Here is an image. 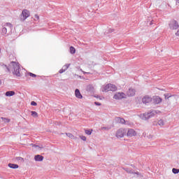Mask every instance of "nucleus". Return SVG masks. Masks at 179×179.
I'll return each instance as SVG.
<instances>
[{
  "label": "nucleus",
  "mask_w": 179,
  "mask_h": 179,
  "mask_svg": "<svg viewBox=\"0 0 179 179\" xmlns=\"http://www.w3.org/2000/svg\"><path fill=\"white\" fill-rule=\"evenodd\" d=\"M9 66H12L13 74L20 77L22 76L20 73V64L16 62H11Z\"/></svg>",
  "instance_id": "f257e3e1"
},
{
  "label": "nucleus",
  "mask_w": 179,
  "mask_h": 179,
  "mask_svg": "<svg viewBox=\"0 0 179 179\" xmlns=\"http://www.w3.org/2000/svg\"><path fill=\"white\" fill-rule=\"evenodd\" d=\"M156 114H157V112H156V110H152L141 115V118L142 120H149L150 118L155 117Z\"/></svg>",
  "instance_id": "f03ea898"
},
{
  "label": "nucleus",
  "mask_w": 179,
  "mask_h": 179,
  "mask_svg": "<svg viewBox=\"0 0 179 179\" xmlns=\"http://www.w3.org/2000/svg\"><path fill=\"white\" fill-rule=\"evenodd\" d=\"M30 16V11H29V10L27 9H24L22 11L21 15H20V20H21V22H24V20H26V19H27V17H29Z\"/></svg>",
  "instance_id": "7ed1b4c3"
},
{
  "label": "nucleus",
  "mask_w": 179,
  "mask_h": 179,
  "mask_svg": "<svg viewBox=\"0 0 179 179\" xmlns=\"http://www.w3.org/2000/svg\"><path fill=\"white\" fill-rule=\"evenodd\" d=\"M8 31H12V24H10V22L4 24L1 29V33L2 34L5 35L8 33Z\"/></svg>",
  "instance_id": "20e7f679"
},
{
  "label": "nucleus",
  "mask_w": 179,
  "mask_h": 179,
  "mask_svg": "<svg viewBox=\"0 0 179 179\" xmlns=\"http://www.w3.org/2000/svg\"><path fill=\"white\" fill-rule=\"evenodd\" d=\"M123 169L124 170V171L128 173V174H134V177H143V176H142L141 173L138 171L135 172V171H134V169L131 168H124Z\"/></svg>",
  "instance_id": "39448f33"
},
{
  "label": "nucleus",
  "mask_w": 179,
  "mask_h": 179,
  "mask_svg": "<svg viewBox=\"0 0 179 179\" xmlns=\"http://www.w3.org/2000/svg\"><path fill=\"white\" fill-rule=\"evenodd\" d=\"M169 27L171 30H177L179 27L178 22L176 20H172L169 24Z\"/></svg>",
  "instance_id": "423d86ee"
},
{
  "label": "nucleus",
  "mask_w": 179,
  "mask_h": 179,
  "mask_svg": "<svg viewBox=\"0 0 179 179\" xmlns=\"http://www.w3.org/2000/svg\"><path fill=\"white\" fill-rule=\"evenodd\" d=\"M117 90V87L113 84L106 85L103 90V92H115Z\"/></svg>",
  "instance_id": "0eeeda50"
},
{
  "label": "nucleus",
  "mask_w": 179,
  "mask_h": 179,
  "mask_svg": "<svg viewBox=\"0 0 179 179\" xmlns=\"http://www.w3.org/2000/svg\"><path fill=\"white\" fill-rule=\"evenodd\" d=\"M125 134H127V129L120 128L117 131L116 136L117 138H124Z\"/></svg>",
  "instance_id": "6e6552de"
},
{
  "label": "nucleus",
  "mask_w": 179,
  "mask_h": 179,
  "mask_svg": "<svg viewBox=\"0 0 179 179\" xmlns=\"http://www.w3.org/2000/svg\"><path fill=\"white\" fill-rule=\"evenodd\" d=\"M124 98H125V94L124 92H117L113 96V99L115 100H121Z\"/></svg>",
  "instance_id": "1a4fd4ad"
},
{
  "label": "nucleus",
  "mask_w": 179,
  "mask_h": 179,
  "mask_svg": "<svg viewBox=\"0 0 179 179\" xmlns=\"http://www.w3.org/2000/svg\"><path fill=\"white\" fill-rule=\"evenodd\" d=\"M127 136L129 138H132V136H136V131H135L134 129H129Z\"/></svg>",
  "instance_id": "9d476101"
},
{
  "label": "nucleus",
  "mask_w": 179,
  "mask_h": 179,
  "mask_svg": "<svg viewBox=\"0 0 179 179\" xmlns=\"http://www.w3.org/2000/svg\"><path fill=\"white\" fill-rule=\"evenodd\" d=\"M142 101L143 104H148L152 101V97L146 95L143 98Z\"/></svg>",
  "instance_id": "9b49d317"
},
{
  "label": "nucleus",
  "mask_w": 179,
  "mask_h": 179,
  "mask_svg": "<svg viewBox=\"0 0 179 179\" xmlns=\"http://www.w3.org/2000/svg\"><path fill=\"white\" fill-rule=\"evenodd\" d=\"M162 98L160 96H156L152 98V101L154 104H160L162 103Z\"/></svg>",
  "instance_id": "f8f14e48"
},
{
  "label": "nucleus",
  "mask_w": 179,
  "mask_h": 179,
  "mask_svg": "<svg viewBox=\"0 0 179 179\" xmlns=\"http://www.w3.org/2000/svg\"><path fill=\"white\" fill-rule=\"evenodd\" d=\"M136 92V91L134 88H129L127 91V94L129 97H132V96L135 94Z\"/></svg>",
  "instance_id": "ddd939ff"
},
{
  "label": "nucleus",
  "mask_w": 179,
  "mask_h": 179,
  "mask_svg": "<svg viewBox=\"0 0 179 179\" xmlns=\"http://www.w3.org/2000/svg\"><path fill=\"white\" fill-rule=\"evenodd\" d=\"M75 94L77 99H83V96L82 95V94H80V91L79 90V89H76Z\"/></svg>",
  "instance_id": "4468645a"
},
{
  "label": "nucleus",
  "mask_w": 179,
  "mask_h": 179,
  "mask_svg": "<svg viewBox=\"0 0 179 179\" xmlns=\"http://www.w3.org/2000/svg\"><path fill=\"white\" fill-rule=\"evenodd\" d=\"M34 160H35L36 162H43V160H44V157H43V156L41 155H35V157H34Z\"/></svg>",
  "instance_id": "2eb2a0df"
},
{
  "label": "nucleus",
  "mask_w": 179,
  "mask_h": 179,
  "mask_svg": "<svg viewBox=\"0 0 179 179\" xmlns=\"http://www.w3.org/2000/svg\"><path fill=\"white\" fill-rule=\"evenodd\" d=\"M115 121L119 124H125V120L122 117H116Z\"/></svg>",
  "instance_id": "dca6fc26"
},
{
  "label": "nucleus",
  "mask_w": 179,
  "mask_h": 179,
  "mask_svg": "<svg viewBox=\"0 0 179 179\" xmlns=\"http://www.w3.org/2000/svg\"><path fill=\"white\" fill-rule=\"evenodd\" d=\"M5 94L7 97H10L12 96H15V92L14 91H8L6 92Z\"/></svg>",
  "instance_id": "f3484780"
},
{
  "label": "nucleus",
  "mask_w": 179,
  "mask_h": 179,
  "mask_svg": "<svg viewBox=\"0 0 179 179\" xmlns=\"http://www.w3.org/2000/svg\"><path fill=\"white\" fill-rule=\"evenodd\" d=\"M1 66L3 68L6 72H10V69L9 66H7L6 64H1Z\"/></svg>",
  "instance_id": "a211bd4d"
},
{
  "label": "nucleus",
  "mask_w": 179,
  "mask_h": 179,
  "mask_svg": "<svg viewBox=\"0 0 179 179\" xmlns=\"http://www.w3.org/2000/svg\"><path fill=\"white\" fill-rule=\"evenodd\" d=\"M94 87L92 85H89L87 86V92H94Z\"/></svg>",
  "instance_id": "6ab92c4d"
},
{
  "label": "nucleus",
  "mask_w": 179,
  "mask_h": 179,
  "mask_svg": "<svg viewBox=\"0 0 179 179\" xmlns=\"http://www.w3.org/2000/svg\"><path fill=\"white\" fill-rule=\"evenodd\" d=\"M8 167H10V169H19V165L16 164H8Z\"/></svg>",
  "instance_id": "aec40b11"
},
{
  "label": "nucleus",
  "mask_w": 179,
  "mask_h": 179,
  "mask_svg": "<svg viewBox=\"0 0 179 179\" xmlns=\"http://www.w3.org/2000/svg\"><path fill=\"white\" fill-rule=\"evenodd\" d=\"M31 115H32L34 118H37L38 117V113L36 111H31Z\"/></svg>",
  "instance_id": "412c9836"
},
{
  "label": "nucleus",
  "mask_w": 179,
  "mask_h": 179,
  "mask_svg": "<svg viewBox=\"0 0 179 179\" xmlns=\"http://www.w3.org/2000/svg\"><path fill=\"white\" fill-rule=\"evenodd\" d=\"M70 52L71 54H75L76 52V49L73 48V46L70 47Z\"/></svg>",
  "instance_id": "4be33fe9"
},
{
  "label": "nucleus",
  "mask_w": 179,
  "mask_h": 179,
  "mask_svg": "<svg viewBox=\"0 0 179 179\" xmlns=\"http://www.w3.org/2000/svg\"><path fill=\"white\" fill-rule=\"evenodd\" d=\"M172 172L173 173V174H178V173H179V169H178L173 168V169H172Z\"/></svg>",
  "instance_id": "5701e85b"
},
{
  "label": "nucleus",
  "mask_w": 179,
  "mask_h": 179,
  "mask_svg": "<svg viewBox=\"0 0 179 179\" xmlns=\"http://www.w3.org/2000/svg\"><path fill=\"white\" fill-rule=\"evenodd\" d=\"M158 125H159L160 127H163V125H164V122L163 121V120H160L158 121Z\"/></svg>",
  "instance_id": "b1692460"
},
{
  "label": "nucleus",
  "mask_w": 179,
  "mask_h": 179,
  "mask_svg": "<svg viewBox=\"0 0 179 179\" xmlns=\"http://www.w3.org/2000/svg\"><path fill=\"white\" fill-rule=\"evenodd\" d=\"M69 66H71V64H65L64 66H63V69H65V71H66L68 69V68H69Z\"/></svg>",
  "instance_id": "393cba45"
},
{
  "label": "nucleus",
  "mask_w": 179,
  "mask_h": 179,
  "mask_svg": "<svg viewBox=\"0 0 179 179\" xmlns=\"http://www.w3.org/2000/svg\"><path fill=\"white\" fill-rule=\"evenodd\" d=\"M1 120L4 121V122H10V120L6 118V117H1Z\"/></svg>",
  "instance_id": "a878e982"
},
{
  "label": "nucleus",
  "mask_w": 179,
  "mask_h": 179,
  "mask_svg": "<svg viewBox=\"0 0 179 179\" xmlns=\"http://www.w3.org/2000/svg\"><path fill=\"white\" fill-rule=\"evenodd\" d=\"M66 135L69 136V138H71V139L73 138V135L71 133H66Z\"/></svg>",
  "instance_id": "bb28decb"
},
{
  "label": "nucleus",
  "mask_w": 179,
  "mask_h": 179,
  "mask_svg": "<svg viewBox=\"0 0 179 179\" xmlns=\"http://www.w3.org/2000/svg\"><path fill=\"white\" fill-rule=\"evenodd\" d=\"M164 97L165 99H170V97H171V95L170 94H164Z\"/></svg>",
  "instance_id": "cd10ccee"
},
{
  "label": "nucleus",
  "mask_w": 179,
  "mask_h": 179,
  "mask_svg": "<svg viewBox=\"0 0 179 179\" xmlns=\"http://www.w3.org/2000/svg\"><path fill=\"white\" fill-rule=\"evenodd\" d=\"M29 75V76H31V78H36L37 75L33 73H28Z\"/></svg>",
  "instance_id": "c85d7f7f"
},
{
  "label": "nucleus",
  "mask_w": 179,
  "mask_h": 179,
  "mask_svg": "<svg viewBox=\"0 0 179 179\" xmlns=\"http://www.w3.org/2000/svg\"><path fill=\"white\" fill-rule=\"evenodd\" d=\"M92 131L93 130H85V134L87 135H92Z\"/></svg>",
  "instance_id": "c756f323"
},
{
  "label": "nucleus",
  "mask_w": 179,
  "mask_h": 179,
  "mask_svg": "<svg viewBox=\"0 0 179 179\" xmlns=\"http://www.w3.org/2000/svg\"><path fill=\"white\" fill-rule=\"evenodd\" d=\"M65 71H66V70H65L64 68H62L59 70V73H64V72H65Z\"/></svg>",
  "instance_id": "7c9ffc66"
},
{
  "label": "nucleus",
  "mask_w": 179,
  "mask_h": 179,
  "mask_svg": "<svg viewBox=\"0 0 179 179\" xmlns=\"http://www.w3.org/2000/svg\"><path fill=\"white\" fill-rule=\"evenodd\" d=\"M80 139H82V141H86V136H80Z\"/></svg>",
  "instance_id": "2f4dec72"
},
{
  "label": "nucleus",
  "mask_w": 179,
  "mask_h": 179,
  "mask_svg": "<svg viewBox=\"0 0 179 179\" xmlns=\"http://www.w3.org/2000/svg\"><path fill=\"white\" fill-rule=\"evenodd\" d=\"M31 106H37V103L34 101L31 102Z\"/></svg>",
  "instance_id": "473e14b6"
},
{
  "label": "nucleus",
  "mask_w": 179,
  "mask_h": 179,
  "mask_svg": "<svg viewBox=\"0 0 179 179\" xmlns=\"http://www.w3.org/2000/svg\"><path fill=\"white\" fill-rule=\"evenodd\" d=\"M101 129H105V131H109V129H111L110 127H102Z\"/></svg>",
  "instance_id": "72a5a7b5"
},
{
  "label": "nucleus",
  "mask_w": 179,
  "mask_h": 179,
  "mask_svg": "<svg viewBox=\"0 0 179 179\" xmlns=\"http://www.w3.org/2000/svg\"><path fill=\"white\" fill-rule=\"evenodd\" d=\"M95 106H101L100 102H94Z\"/></svg>",
  "instance_id": "f704fd0d"
},
{
  "label": "nucleus",
  "mask_w": 179,
  "mask_h": 179,
  "mask_svg": "<svg viewBox=\"0 0 179 179\" xmlns=\"http://www.w3.org/2000/svg\"><path fill=\"white\" fill-rule=\"evenodd\" d=\"M35 19H36L37 20H38V19H40V17H38V15H37V14L35 15Z\"/></svg>",
  "instance_id": "c9c22d12"
},
{
  "label": "nucleus",
  "mask_w": 179,
  "mask_h": 179,
  "mask_svg": "<svg viewBox=\"0 0 179 179\" xmlns=\"http://www.w3.org/2000/svg\"><path fill=\"white\" fill-rule=\"evenodd\" d=\"M113 31H114V29H108V33H113Z\"/></svg>",
  "instance_id": "e433bc0d"
},
{
  "label": "nucleus",
  "mask_w": 179,
  "mask_h": 179,
  "mask_svg": "<svg viewBox=\"0 0 179 179\" xmlns=\"http://www.w3.org/2000/svg\"><path fill=\"white\" fill-rule=\"evenodd\" d=\"M148 138H149V139H152V138H153V136L150 134V135L148 136Z\"/></svg>",
  "instance_id": "4c0bfd02"
},
{
  "label": "nucleus",
  "mask_w": 179,
  "mask_h": 179,
  "mask_svg": "<svg viewBox=\"0 0 179 179\" xmlns=\"http://www.w3.org/2000/svg\"><path fill=\"white\" fill-rule=\"evenodd\" d=\"M32 146H34L35 148H38V145H36L34 144H31Z\"/></svg>",
  "instance_id": "58836bf2"
},
{
  "label": "nucleus",
  "mask_w": 179,
  "mask_h": 179,
  "mask_svg": "<svg viewBox=\"0 0 179 179\" xmlns=\"http://www.w3.org/2000/svg\"><path fill=\"white\" fill-rule=\"evenodd\" d=\"M133 169H135V166L134 164L131 165Z\"/></svg>",
  "instance_id": "ea45409f"
},
{
  "label": "nucleus",
  "mask_w": 179,
  "mask_h": 179,
  "mask_svg": "<svg viewBox=\"0 0 179 179\" xmlns=\"http://www.w3.org/2000/svg\"><path fill=\"white\" fill-rule=\"evenodd\" d=\"M177 3H179V0H176Z\"/></svg>",
  "instance_id": "a19ab883"
}]
</instances>
